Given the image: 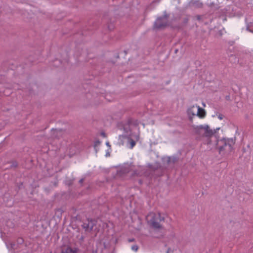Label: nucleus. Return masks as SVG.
Segmentation results:
<instances>
[{
	"instance_id": "obj_1",
	"label": "nucleus",
	"mask_w": 253,
	"mask_h": 253,
	"mask_svg": "<svg viewBox=\"0 0 253 253\" xmlns=\"http://www.w3.org/2000/svg\"><path fill=\"white\" fill-rule=\"evenodd\" d=\"M148 223L156 230H162L163 226L161 222L164 221L165 218L159 212H151L146 216Z\"/></svg>"
},
{
	"instance_id": "obj_2",
	"label": "nucleus",
	"mask_w": 253,
	"mask_h": 253,
	"mask_svg": "<svg viewBox=\"0 0 253 253\" xmlns=\"http://www.w3.org/2000/svg\"><path fill=\"white\" fill-rule=\"evenodd\" d=\"M195 128L197 131L199 132L202 130L204 131L203 136L207 138L208 144H211L212 141L213 140L215 145H217L218 140L214 135L216 132L215 130L211 129L210 126L207 125H200L197 126Z\"/></svg>"
},
{
	"instance_id": "obj_3",
	"label": "nucleus",
	"mask_w": 253,
	"mask_h": 253,
	"mask_svg": "<svg viewBox=\"0 0 253 253\" xmlns=\"http://www.w3.org/2000/svg\"><path fill=\"white\" fill-rule=\"evenodd\" d=\"M219 142L222 144L219 147L220 154L231 152L235 144V140L233 138H223Z\"/></svg>"
},
{
	"instance_id": "obj_4",
	"label": "nucleus",
	"mask_w": 253,
	"mask_h": 253,
	"mask_svg": "<svg viewBox=\"0 0 253 253\" xmlns=\"http://www.w3.org/2000/svg\"><path fill=\"white\" fill-rule=\"evenodd\" d=\"M187 114L190 119H192V117L195 116H198L200 119H204L206 116V111L197 105H193L190 107L187 110Z\"/></svg>"
},
{
	"instance_id": "obj_5",
	"label": "nucleus",
	"mask_w": 253,
	"mask_h": 253,
	"mask_svg": "<svg viewBox=\"0 0 253 253\" xmlns=\"http://www.w3.org/2000/svg\"><path fill=\"white\" fill-rule=\"evenodd\" d=\"M139 139V136L137 134L134 136L135 140L132 139L129 136H120V144L122 145L126 144L127 147L131 149L135 146L136 141H138Z\"/></svg>"
},
{
	"instance_id": "obj_6",
	"label": "nucleus",
	"mask_w": 253,
	"mask_h": 253,
	"mask_svg": "<svg viewBox=\"0 0 253 253\" xmlns=\"http://www.w3.org/2000/svg\"><path fill=\"white\" fill-rule=\"evenodd\" d=\"M167 17L158 18L155 22L154 27L155 28H161L167 26Z\"/></svg>"
},
{
	"instance_id": "obj_7",
	"label": "nucleus",
	"mask_w": 253,
	"mask_h": 253,
	"mask_svg": "<svg viewBox=\"0 0 253 253\" xmlns=\"http://www.w3.org/2000/svg\"><path fill=\"white\" fill-rule=\"evenodd\" d=\"M61 253H78V249L77 248H72L70 247H68L63 249Z\"/></svg>"
},
{
	"instance_id": "obj_8",
	"label": "nucleus",
	"mask_w": 253,
	"mask_h": 253,
	"mask_svg": "<svg viewBox=\"0 0 253 253\" xmlns=\"http://www.w3.org/2000/svg\"><path fill=\"white\" fill-rule=\"evenodd\" d=\"M131 249H132L133 251H135V252H136V251H137V250H138V246H136V245H134V246H132V247H131Z\"/></svg>"
},
{
	"instance_id": "obj_9",
	"label": "nucleus",
	"mask_w": 253,
	"mask_h": 253,
	"mask_svg": "<svg viewBox=\"0 0 253 253\" xmlns=\"http://www.w3.org/2000/svg\"><path fill=\"white\" fill-rule=\"evenodd\" d=\"M217 118L220 120H221L223 119V116L222 115V114H219L218 116H217Z\"/></svg>"
},
{
	"instance_id": "obj_10",
	"label": "nucleus",
	"mask_w": 253,
	"mask_h": 253,
	"mask_svg": "<svg viewBox=\"0 0 253 253\" xmlns=\"http://www.w3.org/2000/svg\"><path fill=\"white\" fill-rule=\"evenodd\" d=\"M59 211L61 213L62 212V211H61L60 209L57 210L56 212Z\"/></svg>"
},
{
	"instance_id": "obj_11",
	"label": "nucleus",
	"mask_w": 253,
	"mask_h": 253,
	"mask_svg": "<svg viewBox=\"0 0 253 253\" xmlns=\"http://www.w3.org/2000/svg\"><path fill=\"white\" fill-rule=\"evenodd\" d=\"M202 104L204 106V107H205L206 105L205 103L203 102Z\"/></svg>"
},
{
	"instance_id": "obj_12",
	"label": "nucleus",
	"mask_w": 253,
	"mask_h": 253,
	"mask_svg": "<svg viewBox=\"0 0 253 253\" xmlns=\"http://www.w3.org/2000/svg\"><path fill=\"white\" fill-rule=\"evenodd\" d=\"M106 145H107L109 146V142H107V143H106Z\"/></svg>"
},
{
	"instance_id": "obj_13",
	"label": "nucleus",
	"mask_w": 253,
	"mask_h": 253,
	"mask_svg": "<svg viewBox=\"0 0 253 253\" xmlns=\"http://www.w3.org/2000/svg\"><path fill=\"white\" fill-rule=\"evenodd\" d=\"M133 241V240H130L129 241V242H132V241Z\"/></svg>"
}]
</instances>
